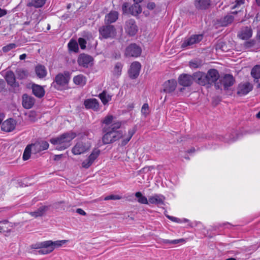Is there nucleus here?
Returning a JSON list of instances; mask_svg holds the SVG:
<instances>
[{
	"label": "nucleus",
	"instance_id": "nucleus-1",
	"mask_svg": "<svg viewBox=\"0 0 260 260\" xmlns=\"http://www.w3.org/2000/svg\"><path fill=\"white\" fill-rule=\"evenodd\" d=\"M121 126L120 121L114 122L110 126H104L103 132L104 134L102 141L104 144L113 143L121 138L123 136L122 131L118 130Z\"/></svg>",
	"mask_w": 260,
	"mask_h": 260
},
{
	"label": "nucleus",
	"instance_id": "nucleus-2",
	"mask_svg": "<svg viewBox=\"0 0 260 260\" xmlns=\"http://www.w3.org/2000/svg\"><path fill=\"white\" fill-rule=\"evenodd\" d=\"M76 137L75 133H66L56 138H52L50 141L51 144L56 145V149L58 150H63L71 145V141Z\"/></svg>",
	"mask_w": 260,
	"mask_h": 260
},
{
	"label": "nucleus",
	"instance_id": "nucleus-3",
	"mask_svg": "<svg viewBox=\"0 0 260 260\" xmlns=\"http://www.w3.org/2000/svg\"><path fill=\"white\" fill-rule=\"evenodd\" d=\"M71 78V73L65 71L63 73L57 74L52 83V86L57 90H63L68 86Z\"/></svg>",
	"mask_w": 260,
	"mask_h": 260
},
{
	"label": "nucleus",
	"instance_id": "nucleus-4",
	"mask_svg": "<svg viewBox=\"0 0 260 260\" xmlns=\"http://www.w3.org/2000/svg\"><path fill=\"white\" fill-rule=\"evenodd\" d=\"M91 144L89 142L79 141L73 147L72 152L74 155H80L89 150Z\"/></svg>",
	"mask_w": 260,
	"mask_h": 260
},
{
	"label": "nucleus",
	"instance_id": "nucleus-5",
	"mask_svg": "<svg viewBox=\"0 0 260 260\" xmlns=\"http://www.w3.org/2000/svg\"><path fill=\"white\" fill-rule=\"evenodd\" d=\"M101 36L104 39L114 38L116 35V29L113 25H107L99 28Z\"/></svg>",
	"mask_w": 260,
	"mask_h": 260
},
{
	"label": "nucleus",
	"instance_id": "nucleus-6",
	"mask_svg": "<svg viewBox=\"0 0 260 260\" xmlns=\"http://www.w3.org/2000/svg\"><path fill=\"white\" fill-rule=\"evenodd\" d=\"M220 83H217L215 85L216 89H219L221 85L223 86L224 89L227 90L232 86L235 82L233 76L230 74L225 75L223 78L219 80Z\"/></svg>",
	"mask_w": 260,
	"mask_h": 260
},
{
	"label": "nucleus",
	"instance_id": "nucleus-7",
	"mask_svg": "<svg viewBox=\"0 0 260 260\" xmlns=\"http://www.w3.org/2000/svg\"><path fill=\"white\" fill-rule=\"evenodd\" d=\"M203 39L202 35H194L188 38H185L181 44V47L184 48L199 43Z\"/></svg>",
	"mask_w": 260,
	"mask_h": 260
},
{
	"label": "nucleus",
	"instance_id": "nucleus-8",
	"mask_svg": "<svg viewBox=\"0 0 260 260\" xmlns=\"http://www.w3.org/2000/svg\"><path fill=\"white\" fill-rule=\"evenodd\" d=\"M141 48L136 44H131L125 49V55L128 57H137L141 55Z\"/></svg>",
	"mask_w": 260,
	"mask_h": 260
},
{
	"label": "nucleus",
	"instance_id": "nucleus-9",
	"mask_svg": "<svg viewBox=\"0 0 260 260\" xmlns=\"http://www.w3.org/2000/svg\"><path fill=\"white\" fill-rule=\"evenodd\" d=\"M252 88L253 86L250 83H241L238 85L237 94L240 96L245 95L251 91Z\"/></svg>",
	"mask_w": 260,
	"mask_h": 260
},
{
	"label": "nucleus",
	"instance_id": "nucleus-10",
	"mask_svg": "<svg viewBox=\"0 0 260 260\" xmlns=\"http://www.w3.org/2000/svg\"><path fill=\"white\" fill-rule=\"evenodd\" d=\"M125 30L129 36H133L138 31V27L134 19H129L125 23Z\"/></svg>",
	"mask_w": 260,
	"mask_h": 260
},
{
	"label": "nucleus",
	"instance_id": "nucleus-11",
	"mask_svg": "<svg viewBox=\"0 0 260 260\" xmlns=\"http://www.w3.org/2000/svg\"><path fill=\"white\" fill-rule=\"evenodd\" d=\"M141 66L140 62L135 61L133 62L128 70L129 76L132 79H135L139 76Z\"/></svg>",
	"mask_w": 260,
	"mask_h": 260
},
{
	"label": "nucleus",
	"instance_id": "nucleus-12",
	"mask_svg": "<svg viewBox=\"0 0 260 260\" xmlns=\"http://www.w3.org/2000/svg\"><path fill=\"white\" fill-rule=\"evenodd\" d=\"M67 242L68 241L66 240H57L55 241L48 240L44 241L41 246L49 248L51 249L53 251L55 248L61 247L63 244H66Z\"/></svg>",
	"mask_w": 260,
	"mask_h": 260
},
{
	"label": "nucleus",
	"instance_id": "nucleus-13",
	"mask_svg": "<svg viewBox=\"0 0 260 260\" xmlns=\"http://www.w3.org/2000/svg\"><path fill=\"white\" fill-rule=\"evenodd\" d=\"M16 125L15 120L13 118H9L2 123L1 129L4 132H11L15 129Z\"/></svg>",
	"mask_w": 260,
	"mask_h": 260
},
{
	"label": "nucleus",
	"instance_id": "nucleus-14",
	"mask_svg": "<svg viewBox=\"0 0 260 260\" xmlns=\"http://www.w3.org/2000/svg\"><path fill=\"white\" fill-rule=\"evenodd\" d=\"M207 84H216V82L219 78L218 72L216 69H210L207 74Z\"/></svg>",
	"mask_w": 260,
	"mask_h": 260
},
{
	"label": "nucleus",
	"instance_id": "nucleus-15",
	"mask_svg": "<svg viewBox=\"0 0 260 260\" xmlns=\"http://www.w3.org/2000/svg\"><path fill=\"white\" fill-rule=\"evenodd\" d=\"M84 105L86 109H92L94 111L100 110V104L96 99H88L84 101Z\"/></svg>",
	"mask_w": 260,
	"mask_h": 260
},
{
	"label": "nucleus",
	"instance_id": "nucleus-16",
	"mask_svg": "<svg viewBox=\"0 0 260 260\" xmlns=\"http://www.w3.org/2000/svg\"><path fill=\"white\" fill-rule=\"evenodd\" d=\"M193 81V76L188 74H182L178 78L179 84L183 86H190Z\"/></svg>",
	"mask_w": 260,
	"mask_h": 260
},
{
	"label": "nucleus",
	"instance_id": "nucleus-17",
	"mask_svg": "<svg viewBox=\"0 0 260 260\" xmlns=\"http://www.w3.org/2000/svg\"><path fill=\"white\" fill-rule=\"evenodd\" d=\"M192 76L193 81L198 84L203 86L207 85V76L205 73L198 72L194 73Z\"/></svg>",
	"mask_w": 260,
	"mask_h": 260
},
{
	"label": "nucleus",
	"instance_id": "nucleus-18",
	"mask_svg": "<svg viewBox=\"0 0 260 260\" xmlns=\"http://www.w3.org/2000/svg\"><path fill=\"white\" fill-rule=\"evenodd\" d=\"M34 153H39L42 151L47 150L49 147V143L46 141H37L34 144Z\"/></svg>",
	"mask_w": 260,
	"mask_h": 260
},
{
	"label": "nucleus",
	"instance_id": "nucleus-19",
	"mask_svg": "<svg viewBox=\"0 0 260 260\" xmlns=\"http://www.w3.org/2000/svg\"><path fill=\"white\" fill-rule=\"evenodd\" d=\"M92 60V57L90 55L82 54L78 57V62L79 66L87 68Z\"/></svg>",
	"mask_w": 260,
	"mask_h": 260
},
{
	"label": "nucleus",
	"instance_id": "nucleus-20",
	"mask_svg": "<svg viewBox=\"0 0 260 260\" xmlns=\"http://www.w3.org/2000/svg\"><path fill=\"white\" fill-rule=\"evenodd\" d=\"M35 99L27 94H24L22 95V104L23 107L26 109H30L35 104Z\"/></svg>",
	"mask_w": 260,
	"mask_h": 260
},
{
	"label": "nucleus",
	"instance_id": "nucleus-21",
	"mask_svg": "<svg viewBox=\"0 0 260 260\" xmlns=\"http://www.w3.org/2000/svg\"><path fill=\"white\" fill-rule=\"evenodd\" d=\"M44 242V241L32 244L31 245V247L32 249H40L37 252L39 254H47L52 252L51 249L41 246V245H42Z\"/></svg>",
	"mask_w": 260,
	"mask_h": 260
},
{
	"label": "nucleus",
	"instance_id": "nucleus-22",
	"mask_svg": "<svg viewBox=\"0 0 260 260\" xmlns=\"http://www.w3.org/2000/svg\"><path fill=\"white\" fill-rule=\"evenodd\" d=\"M177 86V82L174 79L166 81L164 84V91L167 93H171L175 90Z\"/></svg>",
	"mask_w": 260,
	"mask_h": 260
},
{
	"label": "nucleus",
	"instance_id": "nucleus-23",
	"mask_svg": "<svg viewBox=\"0 0 260 260\" xmlns=\"http://www.w3.org/2000/svg\"><path fill=\"white\" fill-rule=\"evenodd\" d=\"M234 20V17L232 14H228L218 19L217 20V24L221 26H226L229 24H231Z\"/></svg>",
	"mask_w": 260,
	"mask_h": 260
},
{
	"label": "nucleus",
	"instance_id": "nucleus-24",
	"mask_svg": "<svg viewBox=\"0 0 260 260\" xmlns=\"http://www.w3.org/2000/svg\"><path fill=\"white\" fill-rule=\"evenodd\" d=\"M6 80L9 85L13 87H18L19 84L16 82L15 75L12 71L7 72L6 77Z\"/></svg>",
	"mask_w": 260,
	"mask_h": 260
},
{
	"label": "nucleus",
	"instance_id": "nucleus-25",
	"mask_svg": "<svg viewBox=\"0 0 260 260\" xmlns=\"http://www.w3.org/2000/svg\"><path fill=\"white\" fill-rule=\"evenodd\" d=\"M252 35V30L250 27L246 26L242 28L238 34L239 38L242 40H247Z\"/></svg>",
	"mask_w": 260,
	"mask_h": 260
},
{
	"label": "nucleus",
	"instance_id": "nucleus-26",
	"mask_svg": "<svg viewBox=\"0 0 260 260\" xmlns=\"http://www.w3.org/2000/svg\"><path fill=\"white\" fill-rule=\"evenodd\" d=\"M136 132V126H134L133 128L129 129L128 131L127 134L124 136L123 135L122 137L123 138V139L121 142V145L122 146L126 145L130 141L133 135L135 134Z\"/></svg>",
	"mask_w": 260,
	"mask_h": 260
},
{
	"label": "nucleus",
	"instance_id": "nucleus-27",
	"mask_svg": "<svg viewBox=\"0 0 260 260\" xmlns=\"http://www.w3.org/2000/svg\"><path fill=\"white\" fill-rule=\"evenodd\" d=\"M210 0H195L194 5L198 10H206L210 5Z\"/></svg>",
	"mask_w": 260,
	"mask_h": 260
},
{
	"label": "nucleus",
	"instance_id": "nucleus-28",
	"mask_svg": "<svg viewBox=\"0 0 260 260\" xmlns=\"http://www.w3.org/2000/svg\"><path fill=\"white\" fill-rule=\"evenodd\" d=\"M73 81L74 83L76 85L79 86L80 87H83L86 84L87 78L83 75L79 74L78 75L75 76L73 78Z\"/></svg>",
	"mask_w": 260,
	"mask_h": 260
},
{
	"label": "nucleus",
	"instance_id": "nucleus-29",
	"mask_svg": "<svg viewBox=\"0 0 260 260\" xmlns=\"http://www.w3.org/2000/svg\"><path fill=\"white\" fill-rule=\"evenodd\" d=\"M32 90L33 94L39 98H42L45 94V90L43 87L37 84H32Z\"/></svg>",
	"mask_w": 260,
	"mask_h": 260
},
{
	"label": "nucleus",
	"instance_id": "nucleus-30",
	"mask_svg": "<svg viewBox=\"0 0 260 260\" xmlns=\"http://www.w3.org/2000/svg\"><path fill=\"white\" fill-rule=\"evenodd\" d=\"M164 200L165 197L162 195L158 194L150 196L148 199V202L150 204H163Z\"/></svg>",
	"mask_w": 260,
	"mask_h": 260
},
{
	"label": "nucleus",
	"instance_id": "nucleus-31",
	"mask_svg": "<svg viewBox=\"0 0 260 260\" xmlns=\"http://www.w3.org/2000/svg\"><path fill=\"white\" fill-rule=\"evenodd\" d=\"M118 18V13L116 11H111L106 15L105 22L106 24H110L115 22Z\"/></svg>",
	"mask_w": 260,
	"mask_h": 260
},
{
	"label": "nucleus",
	"instance_id": "nucleus-32",
	"mask_svg": "<svg viewBox=\"0 0 260 260\" xmlns=\"http://www.w3.org/2000/svg\"><path fill=\"white\" fill-rule=\"evenodd\" d=\"M48 207L46 206H42L40 207L36 211L30 212L29 214L35 218L43 216L48 210Z\"/></svg>",
	"mask_w": 260,
	"mask_h": 260
},
{
	"label": "nucleus",
	"instance_id": "nucleus-33",
	"mask_svg": "<svg viewBox=\"0 0 260 260\" xmlns=\"http://www.w3.org/2000/svg\"><path fill=\"white\" fill-rule=\"evenodd\" d=\"M37 76L39 78H43L47 75L46 68L42 65H38L35 68Z\"/></svg>",
	"mask_w": 260,
	"mask_h": 260
},
{
	"label": "nucleus",
	"instance_id": "nucleus-34",
	"mask_svg": "<svg viewBox=\"0 0 260 260\" xmlns=\"http://www.w3.org/2000/svg\"><path fill=\"white\" fill-rule=\"evenodd\" d=\"M99 98L101 100L103 105H106L111 100L112 95L104 90L99 94Z\"/></svg>",
	"mask_w": 260,
	"mask_h": 260
},
{
	"label": "nucleus",
	"instance_id": "nucleus-35",
	"mask_svg": "<svg viewBox=\"0 0 260 260\" xmlns=\"http://www.w3.org/2000/svg\"><path fill=\"white\" fill-rule=\"evenodd\" d=\"M46 2V0H30L27 4V6L39 8L42 7L45 4Z\"/></svg>",
	"mask_w": 260,
	"mask_h": 260
},
{
	"label": "nucleus",
	"instance_id": "nucleus-36",
	"mask_svg": "<svg viewBox=\"0 0 260 260\" xmlns=\"http://www.w3.org/2000/svg\"><path fill=\"white\" fill-rule=\"evenodd\" d=\"M31 152L34 153V146L32 144L28 145L25 148L22 156L23 159L24 160H28L30 157Z\"/></svg>",
	"mask_w": 260,
	"mask_h": 260
},
{
	"label": "nucleus",
	"instance_id": "nucleus-37",
	"mask_svg": "<svg viewBox=\"0 0 260 260\" xmlns=\"http://www.w3.org/2000/svg\"><path fill=\"white\" fill-rule=\"evenodd\" d=\"M251 75L254 79V81L258 82L260 79V65H255L251 71Z\"/></svg>",
	"mask_w": 260,
	"mask_h": 260
},
{
	"label": "nucleus",
	"instance_id": "nucleus-38",
	"mask_svg": "<svg viewBox=\"0 0 260 260\" xmlns=\"http://www.w3.org/2000/svg\"><path fill=\"white\" fill-rule=\"evenodd\" d=\"M129 12L132 15L136 16L141 13L142 9L139 3H136L129 8Z\"/></svg>",
	"mask_w": 260,
	"mask_h": 260
},
{
	"label": "nucleus",
	"instance_id": "nucleus-39",
	"mask_svg": "<svg viewBox=\"0 0 260 260\" xmlns=\"http://www.w3.org/2000/svg\"><path fill=\"white\" fill-rule=\"evenodd\" d=\"M114 117L112 115H109L106 116L102 121V123L105 124V126H110L115 121H114Z\"/></svg>",
	"mask_w": 260,
	"mask_h": 260
},
{
	"label": "nucleus",
	"instance_id": "nucleus-40",
	"mask_svg": "<svg viewBox=\"0 0 260 260\" xmlns=\"http://www.w3.org/2000/svg\"><path fill=\"white\" fill-rule=\"evenodd\" d=\"M135 196L138 198V202L143 204H148V200L147 198L142 194L141 192H137L135 193Z\"/></svg>",
	"mask_w": 260,
	"mask_h": 260
},
{
	"label": "nucleus",
	"instance_id": "nucleus-41",
	"mask_svg": "<svg viewBox=\"0 0 260 260\" xmlns=\"http://www.w3.org/2000/svg\"><path fill=\"white\" fill-rule=\"evenodd\" d=\"M122 67L123 65L120 62L116 63L113 71V74L115 76L119 77L121 75Z\"/></svg>",
	"mask_w": 260,
	"mask_h": 260
},
{
	"label": "nucleus",
	"instance_id": "nucleus-42",
	"mask_svg": "<svg viewBox=\"0 0 260 260\" xmlns=\"http://www.w3.org/2000/svg\"><path fill=\"white\" fill-rule=\"evenodd\" d=\"M166 217L168 219H169L170 220H171L172 221H173V222H175L176 223H181L183 222H189V220L186 218L180 219V218H177L176 217L170 216L168 215H166Z\"/></svg>",
	"mask_w": 260,
	"mask_h": 260
},
{
	"label": "nucleus",
	"instance_id": "nucleus-43",
	"mask_svg": "<svg viewBox=\"0 0 260 260\" xmlns=\"http://www.w3.org/2000/svg\"><path fill=\"white\" fill-rule=\"evenodd\" d=\"M100 153V150L98 149H94L90 155L88 156V158L92 161V162L98 158Z\"/></svg>",
	"mask_w": 260,
	"mask_h": 260
},
{
	"label": "nucleus",
	"instance_id": "nucleus-44",
	"mask_svg": "<svg viewBox=\"0 0 260 260\" xmlns=\"http://www.w3.org/2000/svg\"><path fill=\"white\" fill-rule=\"evenodd\" d=\"M17 47V45L15 43H10L6 46H4L2 48V50L4 52H8L11 50Z\"/></svg>",
	"mask_w": 260,
	"mask_h": 260
},
{
	"label": "nucleus",
	"instance_id": "nucleus-45",
	"mask_svg": "<svg viewBox=\"0 0 260 260\" xmlns=\"http://www.w3.org/2000/svg\"><path fill=\"white\" fill-rule=\"evenodd\" d=\"M141 113L142 114L144 115V116H147V115L149 113V105L147 103H145L142 106V107L141 108Z\"/></svg>",
	"mask_w": 260,
	"mask_h": 260
},
{
	"label": "nucleus",
	"instance_id": "nucleus-46",
	"mask_svg": "<svg viewBox=\"0 0 260 260\" xmlns=\"http://www.w3.org/2000/svg\"><path fill=\"white\" fill-rule=\"evenodd\" d=\"M68 47L70 50L76 51L78 50V44L76 42L70 41L68 44Z\"/></svg>",
	"mask_w": 260,
	"mask_h": 260
},
{
	"label": "nucleus",
	"instance_id": "nucleus-47",
	"mask_svg": "<svg viewBox=\"0 0 260 260\" xmlns=\"http://www.w3.org/2000/svg\"><path fill=\"white\" fill-rule=\"evenodd\" d=\"M121 199V197H120L118 195L111 194V195L106 196L104 198V200L105 201L110 200H120Z\"/></svg>",
	"mask_w": 260,
	"mask_h": 260
},
{
	"label": "nucleus",
	"instance_id": "nucleus-48",
	"mask_svg": "<svg viewBox=\"0 0 260 260\" xmlns=\"http://www.w3.org/2000/svg\"><path fill=\"white\" fill-rule=\"evenodd\" d=\"M92 163L93 162L91 161L88 158H87L82 162V167L84 168L87 169L92 164Z\"/></svg>",
	"mask_w": 260,
	"mask_h": 260
},
{
	"label": "nucleus",
	"instance_id": "nucleus-49",
	"mask_svg": "<svg viewBox=\"0 0 260 260\" xmlns=\"http://www.w3.org/2000/svg\"><path fill=\"white\" fill-rule=\"evenodd\" d=\"M78 43L81 49H84L86 48V41L84 39L79 38L78 39Z\"/></svg>",
	"mask_w": 260,
	"mask_h": 260
},
{
	"label": "nucleus",
	"instance_id": "nucleus-50",
	"mask_svg": "<svg viewBox=\"0 0 260 260\" xmlns=\"http://www.w3.org/2000/svg\"><path fill=\"white\" fill-rule=\"evenodd\" d=\"M245 0H236L235 1V5L232 7V9H235L236 8L239 7L241 5L244 4Z\"/></svg>",
	"mask_w": 260,
	"mask_h": 260
},
{
	"label": "nucleus",
	"instance_id": "nucleus-51",
	"mask_svg": "<svg viewBox=\"0 0 260 260\" xmlns=\"http://www.w3.org/2000/svg\"><path fill=\"white\" fill-rule=\"evenodd\" d=\"M184 242V240L183 239H179L171 240V244H177L180 242Z\"/></svg>",
	"mask_w": 260,
	"mask_h": 260
},
{
	"label": "nucleus",
	"instance_id": "nucleus-52",
	"mask_svg": "<svg viewBox=\"0 0 260 260\" xmlns=\"http://www.w3.org/2000/svg\"><path fill=\"white\" fill-rule=\"evenodd\" d=\"M189 66L191 68H197L199 65L197 61H190Z\"/></svg>",
	"mask_w": 260,
	"mask_h": 260
},
{
	"label": "nucleus",
	"instance_id": "nucleus-53",
	"mask_svg": "<svg viewBox=\"0 0 260 260\" xmlns=\"http://www.w3.org/2000/svg\"><path fill=\"white\" fill-rule=\"evenodd\" d=\"M254 42L253 41H249L246 42L244 43V46L246 48H250L251 47L253 46L254 45Z\"/></svg>",
	"mask_w": 260,
	"mask_h": 260
},
{
	"label": "nucleus",
	"instance_id": "nucleus-54",
	"mask_svg": "<svg viewBox=\"0 0 260 260\" xmlns=\"http://www.w3.org/2000/svg\"><path fill=\"white\" fill-rule=\"evenodd\" d=\"M5 87V82L3 79H0V92L2 91Z\"/></svg>",
	"mask_w": 260,
	"mask_h": 260
},
{
	"label": "nucleus",
	"instance_id": "nucleus-55",
	"mask_svg": "<svg viewBox=\"0 0 260 260\" xmlns=\"http://www.w3.org/2000/svg\"><path fill=\"white\" fill-rule=\"evenodd\" d=\"M76 212L80 215H86V213L81 208H78L76 210Z\"/></svg>",
	"mask_w": 260,
	"mask_h": 260
},
{
	"label": "nucleus",
	"instance_id": "nucleus-56",
	"mask_svg": "<svg viewBox=\"0 0 260 260\" xmlns=\"http://www.w3.org/2000/svg\"><path fill=\"white\" fill-rule=\"evenodd\" d=\"M155 7V4L154 3H149L147 4V8L149 9L152 10Z\"/></svg>",
	"mask_w": 260,
	"mask_h": 260
},
{
	"label": "nucleus",
	"instance_id": "nucleus-57",
	"mask_svg": "<svg viewBox=\"0 0 260 260\" xmlns=\"http://www.w3.org/2000/svg\"><path fill=\"white\" fill-rule=\"evenodd\" d=\"M7 14V11L0 8V18Z\"/></svg>",
	"mask_w": 260,
	"mask_h": 260
},
{
	"label": "nucleus",
	"instance_id": "nucleus-58",
	"mask_svg": "<svg viewBox=\"0 0 260 260\" xmlns=\"http://www.w3.org/2000/svg\"><path fill=\"white\" fill-rule=\"evenodd\" d=\"M198 224H201V223L200 222H198L197 221H194V222H192V223L189 222L188 224V226L189 227L193 228L194 226L197 225Z\"/></svg>",
	"mask_w": 260,
	"mask_h": 260
},
{
	"label": "nucleus",
	"instance_id": "nucleus-59",
	"mask_svg": "<svg viewBox=\"0 0 260 260\" xmlns=\"http://www.w3.org/2000/svg\"><path fill=\"white\" fill-rule=\"evenodd\" d=\"M128 7V4L127 3H124L122 5V10L123 13H126V10L127 7Z\"/></svg>",
	"mask_w": 260,
	"mask_h": 260
},
{
	"label": "nucleus",
	"instance_id": "nucleus-60",
	"mask_svg": "<svg viewBox=\"0 0 260 260\" xmlns=\"http://www.w3.org/2000/svg\"><path fill=\"white\" fill-rule=\"evenodd\" d=\"M62 154L55 155L54 156V159L55 160H59L62 157Z\"/></svg>",
	"mask_w": 260,
	"mask_h": 260
},
{
	"label": "nucleus",
	"instance_id": "nucleus-61",
	"mask_svg": "<svg viewBox=\"0 0 260 260\" xmlns=\"http://www.w3.org/2000/svg\"><path fill=\"white\" fill-rule=\"evenodd\" d=\"M171 240L167 239H163L162 242L164 244H171Z\"/></svg>",
	"mask_w": 260,
	"mask_h": 260
},
{
	"label": "nucleus",
	"instance_id": "nucleus-62",
	"mask_svg": "<svg viewBox=\"0 0 260 260\" xmlns=\"http://www.w3.org/2000/svg\"><path fill=\"white\" fill-rule=\"evenodd\" d=\"M4 118H5V115H4V114L1 113L0 114V124H2V122L4 119Z\"/></svg>",
	"mask_w": 260,
	"mask_h": 260
},
{
	"label": "nucleus",
	"instance_id": "nucleus-63",
	"mask_svg": "<svg viewBox=\"0 0 260 260\" xmlns=\"http://www.w3.org/2000/svg\"><path fill=\"white\" fill-rule=\"evenodd\" d=\"M26 57V54H22L19 56V59L20 60H23Z\"/></svg>",
	"mask_w": 260,
	"mask_h": 260
},
{
	"label": "nucleus",
	"instance_id": "nucleus-64",
	"mask_svg": "<svg viewBox=\"0 0 260 260\" xmlns=\"http://www.w3.org/2000/svg\"><path fill=\"white\" fill-rule=\"evenodd\" d=\"M9 222L7 219H4L0 220V223L6 224Z\"/></svg>",
	"mask_w": 260,
	"mask_h": 260
}]
</instances>
